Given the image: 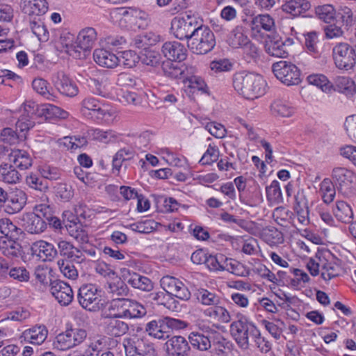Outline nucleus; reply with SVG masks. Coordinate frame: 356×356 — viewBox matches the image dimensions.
I'll return each mask as SVG.
<instances>
[{
	"label": "nucleus",
	"mask_w": 356,
	"mask_h": 356,
	"mask_svg": "<svg viewBox=\"0 0 356 356\" xmlns=\"http://www.w3.org/2000/svg\"><path fill=\"white\" fill-rule=\"evenodd\" d=\"M97 39L96 30L92 27H86L79 32L74 40L70 33L60 36V42L63 46L61 51L74 58L82 59L90 52Z\"/></svg>",
	"instance_id": "f257e3e1"
},
{
	"label": "nucleus",
	"mask_w": 356,
	"mask_h": 356,
	"mask_svg": "<svg viewBox=\"0 0 356 356\" xmlns=\"http://www.w3.org/2000/svg\"><path fill=\"white\" fill-rule=\"evenodd\" d=\"M234 90L248 99H254L263 96L267 88L264 77L259 74L245 71L235 73L232 78Z\"/></svg>",
	"instance_id": "f03ea898"
},
{
	"label": "nucleus",
	"mask_w": 356,
	"mask_h": 356,
	"mask_svg": "<svg viewBox=\"0 0 356 356\" xmlns=\"http://www.w3.org/2000/svg\"><path fill=\"white\" fill-rule=\"evenodd\" d=\"M81 111L85 115L108 124L112 123L118 116V112L114 108L102 104L92 97H86L82 101Z\"/></svg>",
	"instance_id": "7ed1b4c3"
},
{
	"label": "nucleus",
	"mask_w": 356,
	"mask_h": 356,
	"mask_svg": "<svg viewBox=\"0 0 356 356\" xmlns=\"http://www.w3.org/2000/svg\"><path fill=\"white\" fill-rule=\"evenodd\" d=\"M230 334L237 345L243 350L250 347V339L259 335V329L245 316H241L230 325Z\"/></svg>",
	"instance_id": "20e7f679"
},
{
	"label": "nucleus",
	"mask_w": 356,
	"mask_h": 356,
	"mask_svg": "<svg viewBox=\"0 0 356 356\" xmlns=\"http://www.w3.org/2000/svg\"><path fill=\"white\" fill-rule=\"evenodd\" d=\"M216 46V38L212 31L202 23L188 41V47L195 54H206Z\"/></svg>",
	"instance_id": "39448f33"
},
{
	"label": "nucleus",
	"mask_w": 356,
	"mask_h": 356,
	"mask_svg": "<svg viewBox=\"0 0 356 356\" xmlns=\"http://www.w3.org/2000/svg\"><path fill=\"white\" fill-rule=\"evenodd\" d=\"M201 23V20L192 14H186L181 17H175L171 22V31L177 39L188 41Z\"/></svg>",
	"instance_id": "423d86ee"
},
{
	"label": "nucleus",
	"mask_w": 356,
	"mask_h": 356,
	"mask_svg": "<svg viewBox=\"0 0 356 356\" xmlns=\"http://www.w3.org/2000/svg\"><path fill=\"white\" fill-rule=\"evenodd\" d=\"M332 57L335 66L341 70H353L356 65V51L347 42H339L332 49Z\"/></svg>",
	"instance_id": "0eeeda50"
},
{
	"label": "nucleus",
	"mask_w": 356,
	"mask_h": 356,
	"mask_svg": "<svg viewBox=\"0 0 356 356\" xmlns=\"http://www.w3.org/2000/svg\"><path fill=\"white\" fill-rule=\"evenodd\" d=\"M275 76L286 86L298 85L300 82V71L291 62L280 60L272 66Z\"/></svg>",
	"instance_id": "6e6552de"
},
{
	"label": "nucleus",
	"mask_w": 356,
	"mask_h": 356,
	"mask_svg": "<svg viewBox=\"0 0 356 356\" xmlns=\"http://www.w3.org/2000/svg\"><path fill=\"white\" fill-rule=\"evenodd\" d=\"M102 291L97 286L87 284L81 286L78 293V300L81 306L89 311L99 309Z\"/></svg>",
	"instance_id": "1a4fd4ad"
},
{
	"label": "nucleus",
	"mask_w": 356,
	"mask_h": 356,
	"mask_svg": "<svg viewBox=\"0 0 356 356\" xmlns=\"http://www.w3.org/2000/svg\"><path fill=\"white\" fill-rule=\"evenodd\" d=\"M50 292L59 304L63 306L70 305L74 298L72 287L66 282L55 280L49 284Z\"/></svg>",
	"instance_id": "9d476101"
},
{
	"label": "nucleus",
	"mask_w": 356,
	"mask_h": 356,
	"mask_svg": "<svg viewBox=\"0 0 356 356\" xmlns=\"http://www.w3.org/2000/svg\"><path fill=\"white\" fill-rule=\"evenodd\" d=\"M116 316H104L102 322L104 332L108 336L120 337L129 331V325Z\"/></svg>",
	"instance_id": "9b49d317"
},
{
	"label": "nucleus",
	"mask_w": 356,
	"mask_h": 356,
	"mask_svg": "<svg viewBox=\"0 0 356 356\" xmlns=\"http://www.w3.org/2000/svg\"><path fill=\"white\" fill-rule=\"evenodd\" d=\"M52 81L57 90L67 97H74L79 90L76 83L63 72H58L53 76Z\"/></svg>",
	"instance_id": "f8f14e48"
},
{
	"label": "nucleus",
	"mask_w": 356,
	"mask_h": 356,
	"mask_svg": "<svg viewBox=\"0 0 356 356\" xmlns=\"http://www.w3.org/2000/svg\"><path fill=\"white\" fill-rule=\"evenodd\" d=\"M21 11L31 19L44 15L49 9L47 0H20Z\"/></svg>",
	"instance_id": "ddd939ff"
},
{
	"label": "nucleus",
	"mask_w": 356,
	"mask_h": 356,
	"mask_svg": "<svg viewBox=\"0 0 356 356\" xmlns=\"http://www.w3.org/2000/svg\"><path fill=\"white\" fill-rule=\"evenodd\" d=\"M166 352L168 356H188L191 347L188 341L181 336H174L165 343Z\"/></svg>",
	"instance_id": "4468645a"
},
{
	"label": "nucleus",
	"mask_w": 356,
	"mask_h": 356,
	"mask_svg": "<svg viewBox=\"0 0 356 356\" xmlns=\"http://www.w3.org/2000/svg\"><path fill=\"white\" fill-rule=\"evenodd\" d=\"M47 336V328L44 325H39L25 330L22 333L20 339L22 341L38 346L44 342Z\"/></svg>",
	"instance_id": "2eb2a0df"
},
{
	"label": "nucleus",
	"mask_w": 356,
	"mask_h": 356,
	"mask_svg": "<svg viewBox=\"0 0 356 356\" xmlns=\"http://www.w3.org/2000/svg\"><path fill=\"white\" fill-rule=\"evenodd\" d=\"M341 268L334 261L333 255L330 251H323L321 259V277L328 281L340 274Z\"/></svg>",
	"instance_id": "dca6fc26"
},
{
	"label": "nucleus",
	"mask_w": 356,
	"mask_h": 356,
	"mask_svg": "<svg viewBox=\"0 0 356 356\" xmlns=\"http://www.w3.org/2000/svg\"><path fill=\"white\" fill-rule=\"evenodd\" d=\"M161 51L166 58L172 61L180 63L186 58V49L182 44L176 41L165 42Z\"/></svg>",
	"instance_id": "f3484780"
},
{
	"label": "nucleus",
	"mask_w": 356,
	"mask_h": 356,
	"mask_svg": "<svg viewBox=\"0 0 356 356\" xmlns=\"http://www.w3.org/2000/svg\"><path fill=\"white\" fill-rule=\"evenodd\" d=\"M332 177L340 190L350 188L352 184L356 179V177L353 171L342 167L333 168Z\"/></svg>",
	"instance_id": "a211bd4d"
},
{
	"label": "nucleus",
	"mask_w": 356,
	"mask_h": 356,
	"mask_svg": "<svg viewBox=\"0 0 356 356\" xmlns=\"http://www.w3.org/2000/svg\"><path fill=\"white\" fill-rule=\"evenodd\" d=\"M136 13V9L116 8L111 10L110 15L113 22L118 23L120 26L133 28Z\"/></svg>",
	"instance_id": "6ab92c4d"
},
{
	"label": "nucleus",
	"mask_w": 356,
	"mask_h": 356,
	"mask_svg": "<svg viewBox=\"0 0 356 356\" xmlns=\"http://www.w3.org/2000/svg\"><path fill=\"white\" fill-rule=\"evenodd\" d=\"M6 207L8 209V213H15L19 212L26 204L27 195L22 189H12L9 192Z\"/></svg>",
	"instance_id": "aec40b11"
},
{
	"label": "nucleus",
	"mask_w": 356,
	"mask_h": 356,
	"mask_svg": "<svg viewBox=\"0 0 356 356\" xmlns=\"http://www.w3.org/2000/svg\"><path fill=\"white\" fill-rule=\"evenodd\" d=\"M95 62L101 67L115 68L120 63V59L113 52L105 49H97L93 52Z\"/></svg>",
	"instance_id": "412c9836"
},
{
	"label": "nucleus",
	"mask_w": 356,
	"mask_h": 356,
	"mask_svg": "<svg viewBox=\"0 0 356 356\" xmlns=\"http://www.w3.org/2000/svg\"><path fill=\"white\" fill-rule=\"evenodd\" d=\"M24 229L31 234H40L47 228L45 220L33 213H26L22 218Z\"/></svg>",
	"instance_id": "4be33fe9"
},
{
	"label": "nucleus",
	"mask_w": 356,
	"mask_h": 356,
	"mask_svg": "<svg viewBox=\"0 0 356 356\" xmlns=\"http://www.w3.org/2000/svg\"><path fill=\"white\" fill-rule=\"evenodd\" d=\"M286 42L291 44L290 39L283 41L278 36L270 38L266 44V51L272 56L286 58L288 56Z\"/></svg>",
	"instance_id": "5701e85b"
},
{
	"label": "nucleus",
	"mask_w": 356,
	"mask_h": 356,
	"mask_svg": "<svg viewBox=\"0 0 356 356\" xmlns=\"http://www.w3.org/2000/svg\"><path fill=\"white\" fill-rule=\"evenodd\" d=\"M33 254H37L43 261H51L58 254L53 244L44 241H38L31 245Z\"/></svg>",
	"instance_id": "b1692460"
},
{
	"label": "nucleus",
	"mask_w": 356,
	"mask_h": 356,
	"mask_svg": "<svg viewBox=\"0 0 356 356\" xmlns=\"http://www.w3.org/2000/svg\"><path fill=\"white\" fill-rule=\"evenodd\" d=\"M205 317L210 320L217 321L220 323H229L232 321V316L228 309L218 305H215L203 311Z\"/></svg>",
	"instance_id": "393cba45"
},
{
	"label": "nucleus",
	"mask_w": 356,
	"mask_h": 356,
	"mask_svg": "<svg viewBox=\"0 0 356 356\" xmlns=\"http://www.w3.org/2000/svg\"><path fill=\"white\" fill-rule=\"evenodd\" d=\"M58 248L60 254L66 259L79 264L85 261L83 252L70 242L60 241L58 243Z\"/></svg>",
	"instance_id": "a878e982"
},
{
	"label": "nucleus",
	"mask_w": 356,
	"mask_h": 356,
	"mask_svg": "<svg viewBox=\"0 0 356 356\" xmlns=\"http://www.w3.org/2000/svg\"><path fill=\"white\" fill-rule=\"evenodd\" d=\"M145 331L149 336L159 339H163L169 336L164 318L152 320L147 323Z\"/></svg>",
	"instance_id": "bb28decb"
},
{
	"label": "nucleus",
	"mask_w": 356,
	"mask_h": 356,
	"mask_svg": "<svg viewBox=\"0 0 356 356\" xmlns=\"http://www.w3.org/2000/svg\"><path fill=\"white\" fill-rule=\"evenodd\" d=\"M9 160L15 167L23 170L32 165V159L30 154L25 150L15 149L9 154Z\"/></svg>",
	"instance_id": "cd10ccee"
},
{
	"label": "nucleus",
	"mask_w": 356,
	"mask_h": 356,
	"mask_svg": "<svg viewBox=\"0 0 356 356\" xmlns=\"http://www.w3.org/2000/svg\"><path fill=\"white\" fill-rule=\"evenodd\" d=\"M249 38L243 26H235L229 33L227 39L228 44L232 48H241L248 42Z\"/></svg>",
	"instance_id": "c85d7f7f"
},
{
	"label": "nucleus",
	"mask_w": 356,
	"mask_h": 356,
	"mask_svg": "<svg viewBox=\"0 0 356 356\" xmlns=\"http://www.w3.org/2000/svg\"><path fill=\"white\" fill-rule=\"evenodd\" d=\"M251 24L252 31H257L258 34L260 29L268 32L273 31L275 29L274 19L268 14L257 15L252 18Z\"/></svg>",
	"instance_id": "c756f323"
},
{
	"label": "nucleus",
	"mask_w": 356,
	"mask_h": 356,
	"mask_svg": "<svg viewBox=\"0 0 356 356\" xmlns=\"http://www.w3.org/2000/svg\"><path fill=\"white\" fill-rule=\"evenodd\" d=\"M88 137L92 140L103 143L115 142L118 138V135L113 130L104 131L99 129H90L87 131Z\"/></svg>",
	"instance_id": "7c9ffc66"
},
{
	"label": "nucleus",
	"mask_w": 356,
	"mask_h": 356,
	"mask_svg": "<svg viewBox=\"0 0 356 356\" xmlns=\"http://www.w3.org/2000/svg\"><path fill=\"white\" fill-rule=\"evenodd\" d=\"M333 213L336 218L343 223H349L353 220L354 214L350 207L344 201H337L333 208Z\"/></svg>",
	"instance_id": "2f4dec72"
},
{
	"label": "nucleus",
	"mask_w": 356,
	"mask_h": 356,
	"mask_svg": "<svg viewBox=\"0 0 356 356\" xmlns=\"http://www.w3.org/2000/svg\"><path fill=\"white\" fill-rule=\"evenodd\" d=\"M21 175L13 165L3 163L0 165V181L8 184L19 182Z\"/></svg>",
	"instance_id": "473e14b6"
},
{
	"label": "nucleus",
	"mask_w": 356,
	"mask_h": 356,
	"mask_svg": "<svg viewBox=\"0 0 356 356\" xmlns=\"http://www.w3.org/2000/svg\"><path fill=\"white\" fill-rule=\"evenodd\" d=\"M147 313L145 307L140 302L127 298L124 318H140Z\"/></svg>",
	"instance_id": "72a5a7b5"
},
{
	"label": "nucleus",
	"mask_w": 356,
	"mask_h": 356,
	"mask_svg": "<svg viewBox=\"0 0 356 356\" xmlns=\"http://www.w3.org/2000/svg\"><path fill=\"white\" fill-rule=\"evenodd\" d=\"M310 8V3L305 0H289L282 6L284 12L298 16Z\"/></svg>",
	"instance_id": "f704fd0d"
},
{
	"label": "nucleus",
	"mask_w": 356,
	"mask_h": 356,
	"mask_svg": "<svg viewBox=\"0 0 356 356\" xmlns=\"http://www.w3.org/2000/svg\"><path fill=\"white\" fill-rule=\"evenodd\" d=\"M90 87L93 93L104 97H109L111 84L106 77L91 79Z\"/></svg>",
	"instance_id": "c9c22d12"
},
{
	"label": "nucleus",
	"mask_w": 356,
	"mask_h": 356,
	"mask_svg": "<svg viewBox=\"0 0 356 356\" xmlns=\"http://www.w3.org/2000/svg\"><path fill=\"white\" fill-rule=\"evenodd\" d=\"M355 81L348 76H337L335 78L332 88L346 95H353L355 93Z\"/></svg>",
	"instance_id": "e433bc0d"
},
{
	"label": "nucleus",
	"mask_w": 356,
	"mask_h": 356,
	"mask_svg": "<svg viewBox=\"0 0 356 356\" xmlns=\"http://www.w3.org/2000/svg\"><path fill=\"white\" fill-rule=\"evenodd\" d=\"M188 340L192 347L200 351H207L211 347L210 339L197 332H191L188 336Z\"/></svg>",
	"instance_id": "4c0bfd02"
},
{
	"label": "nucleus",
	"mask_w": 356,
	"mask_h": 356,
	"mask_svg": "<svg viewBox=\"0 0 356 356\" xmlns=\"http://www.w3.org/2000/svg\"><path fill=\"white\" fill-rule=\"evenodd\" d=\"M127 282L134 288L144 291H150L154 288L153 282L150 279L138 273H133L130 275Z\"/></svg>",
	"instance_id": "58836bf2"
},
{
	"label": "nucleus",
	"mask_w": 356,
	"mask_h": 356,
	"mask_svg": "<svg viewBox=\"0 0 356 356\" xmlns=\"http://www.w3.org/2000/svg\"><path fill=\"white\" fill-rule=\"evenodd\" d=\"M127 298H114L108 305L106 316L124 318Z\"/></svg>",
	"instance_id": "ea45409f"
},
{
	"label": "nucleus",
	"mask_w": 356,
	"mask_h": 356,
	"mask_svg": "<svg viewBox=\"0 0 356 356\" xmlns=\"http://www.w3.org/2000/svg\"><path fill=\"white\" fill-rule=\"evenodd\" d=\"M152 134L149 131H144L138 135H134L129 142L131 143L134 148L143 152L149 149Z\"/></svg>",
	"instance_id": "a19ab883"
},
{
	"label": "nucleus",
	"mask_w": 356,
	"mask_h": 356,
	"mask_svg": "<svg viewBox=\"0 0 356 356\" xmlns=\"http://www.w3.org/2000/svg\"><path fill=\"white\" fill-rule=\"evenodd\" d=\"M30 20V29L32 33L38 38V40L44 42L49 40V31L44 22L38 18Z\"/></svg>",
	"instance_id": "79ce46f5"
},
{
	"label": "nucleus",
	"mask_w": 356,
	"mask_h": 356,
	"mask_svg": "<svg viewBox=\"0 0 356 356\" xmlns=\"http://www.w3.org/2000/svg\"><path fill=\"white\" fill-rule=\"evenodd\" d=\"M198 302L204 306L213 307L220 303V298L213 292L204 289H200L197 293Z\"/></svg>",
	"instance_id": "37998d69"
},
{
	"label": "nucleus",
	"mask_w": 356,
	"mask_h": 356,
	"mask_svg": "<svg viewBox=\"0 0 356 356\" xmlns=\"http://www.w3.org/2000/svg\"><path fill=\"white\" fill-rule=\"evenodd\" d=\"M320 193L325 203L330 204L334 200L336 189L333 182L330 179L325 178L321 181Z\"/></svg>",
	"instance_id": "c03bdc74"
},
{
	"label": "nucleus",
	"mask_w": 356,
	"mask_h": 356,
	"mask_svg": "<svg viewBox=\"0 0 356 356\" xmlns=\"http://www.w3.org/2000/svg\"><path fill=\"white\" fill-rule=\"evenodd\" d=\"M134 156L132 149L124 147L119 149L113 158V170L119 172L123 162L131 159Z\"/></svg>",
	"instance_id": "a18cd8bd"
},
{
	"label": "nucleus",
	"mask_w": 356,
	"mask_h": 356,
	"mask_svg": "<svg viewBox=\"0 0 356 356\" xmlns=\"http://www.w3.org/2000/svg\"><path fill=\"white\" fill-rule=\"evenodd\" d=\"M270 110L274 115L290 117L294 113V108L287 102L282 100H275L271 104Z\"/></svg>",
	"instance_id": "49530a36"
},
{
	"label": "nucleus",
	"mask_w": 356,
	"mask_h": 356,
	"mask_svg": "<svg viewBox=\"0 0 356 356\" xmlns=\"http://www.w3.org/2000/svg\"><path fill=\"white\" fill-rule=\"evenodd\" d=\"M69 234L76 241L81 243L88 242V231L81 225L73 223L67 227Z\"/></svg>",
	"instance_id": "de8ad7c7"
},
{
	"label": "nucleus",
	"mask_w": 356,
	"mask_h": 356,
	"mask_svg": "<svg viewBox=\"0 0 356 356\" xmlns=\"http://www.w3.org/2000/svg\"><path fill=\"white\" fill-rule=\"evenodd\" d=\"M267 200L272 204H279L282 201V195L280 183L273 180L269 186L266 187Z\"/></svg>",
	"instance_id": "09e8293b"
},
{
	"label": "nucleus",
	"mask_w": 356,
	"mask_h": 356,
	"mask_svg": "<svg viewBox=\"0 0 356 356\" xmlns=\"http://www.w3.org/2000/svg\"><path fill=\"white\" fill-rule=\"evenodd\" d=\"M307 81L309 84L316 86L325 92H330L332 90V84L323 74H311L307 76Z\"/></svg>",
	"instance_id": "8fccbe9b"
},
{
	"label": "nucleus",
	"mask_w": 356,
	"mask_h": 356,
	"mask_svg": "<svg viewBox=\"0 0 356 356\" xmlns=\"http://www.w3.org/2000/svg\"><path fill=\"white\" fill-rule=\"evenodd\" d=\"M315 13L318 17L325 23L332 22L336 16V10L331 4L317 6L315 8Z\"/></svg>",
	"instance_id": "3c124183"
},
{
	"label": "nucleus",
	"mask_w": 356,
	"mask_h": 356,
	"mask_svg": "<svg viewBox=\"0 0 356 356\" xmlns=\"http://www.w3.org/2000/svg\"><path fill=\"white\" fill-rule=\"evenodd\" d=\"M118 99L122 104L138 105L142 102L141 97L136 92L121 89L117 93Z\"/></svg>",
	"instance_id": "603ef678"
},
{
	"label": "nucleus",
	"mask_w": 356,
	"mask_h": 356,
	"mask_svg": "<svg viewBox=\"0 0 356 356\" xmlns=\"http://www.w3.org/2000/svg\"><path fill=\"white\" fill-rule=\"evenodd\" d=\"M261 324L273 338L275 339L280 338L282 333L281 325H284L283 321L280 319H275L273 321L263 319L261 321Z\"/></svg>",
	"instance_id": "864d4df0"
},
{
	"label": "nucleus",
	"mask_w": 356,
	"mask_h": 356,
	"mask_svg": "<svg viewBox=\"0 0 356 356\" xmlns=\"http://www.w3.org/2000/svg\"><path fill=\"white\" fill-rule=\"evenodd\" d=\"M22 247L20 244L13 240L3 241L1 245L2 254L8 257H17L21 255Z\"/></svg>",
	"instance_id": "5fc2aeb1"
},
{
	"label": "nucleus",
	"mask_w": 356,
	"mask_h": 356,
	"mask_svg": "<svg viewBox=\"0 0 356 356\" xmlns=\"http://www.w3.org/2000/svg\"><path fill=\"white\" fill-rule=\"evenodd\" d=\"M115 83L121 87L135 88L140 85V80L131 74L121 72L118 74Z\"/></svg>",
	"instance_id": "6e6d98bb"
},
{
	"label": "nucleus",
	"mask_w": 356,
	"mask_h": 356,
	"mask_svg": "<svg viewBox=\"0 0 356 356\" xmlns=\"http://www.w3.org/2000/svg\"><path fill=\"white\" fill-rule=\"evenodd\" d=\"M42 111L47 118L66 119L69 115L67 111L50 104H44Z\"/></svg>",
	"instance_id": "4d7b16f0"
},
{
	"label": "nucleus",
	"mask_w": 356,
	"mask_h": 356,
	"mask_svg": "<svg viewBox=\"0 0 356 356\" xmlns=\"http://www.w3.org/2000/svg\"><path fill=\"white\" fill-rule=\"evenodd\" d=\"M226 256L222 254H209L207 267L212 271H224Z\"/></svg>",
	"instance_id": "13d9d810"
},
{
	"label": "nucleus",
	"mask_w": 356,
	"mask_h": 356,
	"mask_svg": "<svg viewBox=\"0 0 356 356\" xmlns=\"http://www.w3.org/2000/svg\"><path fill=\"white\" fill-rule=\"evenodd\" d=\"M0 232L7 237L13 238L21 233V229L8 218L0 219Z\"/></svg>",
	"instance_id": "bf43d9fd"
},
{
	"label": "nucleus",
	"mask_w": 356,
	"mask_h": 356,
	"mask_svg": "<svg viewBox=\"0 0 356 356\" xmlns=\"http://www.w3.org/2000/svg\"><path fill=\"white\" fill-rule=\"evenodd\" d=\"M48 85L47 81L42 78L35 79L32 82V87L36 92L47 99L53 100L54 96L49 92Z\"/></svg>",
	"instance_id": "052dcab7"
},
{
	"label": "nucleus",
	"mask_w": 356,
	"mask_h": 356,
	"mask_svg": "<svg viewBox=\"0 0 356 356\" xmlns=\"http://www.w3.org/2000/svg\"><path fill=\"white\" fill-rule=\"evenodd\" d=\"M56 193L58 198L64 202H67L73 197L74 190L71 185L59 183L56 187Z\"/></svg>",
	"instance_id": "680f3d73"
},
{
	"label": "nucleus",
	"mask_w": 356,
	"mask_h": 356,
	"mask_svg": "<svg viewBox=\"0 0 356 356\" xmlns=\"http://www.w3.org/2000/svg\"><path fill=\"white\" fill-rule=\"evenodd\" d=\"M53 345L54 348L59 350H67L74 347L67 330L56 336Z\"/></svg>",
	"instance_id": "e2e57ef3"
},
{
	"label": "nucleus",
	"mask_w": 356,
	"mask_h": 356,
	"mask_svg": "<svg viewBox=\"0 0 356 356\" xmlns=\"http://www.w3.org/2000/svg\"><path fill=\"white\" fill-rule=\"evenodd\" d=\"M1 140L8 145H15L17 143L20 139L25 137V134L19 135L17 131H14L11 128H5L1 132Z\"/></svg>",
	"instance_id": "0e129e2a"
},
{
	"label": "nucleus",
	"mask_w": 356,
	"mask_h": 356,
	"mask_svg": "<svg viewBox=\"0 0 356 356\" xmlns=\"http://www.w3.org/2000/svg\"><path fill=\"white\" fill-rule=\"evenodd\" d=\"M233 63L227 58L214 60L210 63V68L216 73L225 72L232 70Z\"/></svg>",
	"instance_id": "69168bd1"
},
{
	"label": "nucleus",
	"mask_w": 356,
	"mask_h": 356,
	"mask_svg": "<svg viewBox=\"0 0 356 356\" xmlns=\"http://www.w3.org/2000/svg\"><path fill=\"white\" fill-rule=\"evenodd\" d=\"M119 58L120 63L122 62V65L127 68H131L136 66L140 59L138 54L131 50L122 51Z\"/></svg>",
	"instance_id": "338daca9"
},
{
	"label": "nucleus",
	"mask_w": 356,
	"mask_h": 356,
	"mask_svg": "<svg viewBox=\"0 0 356 356\" xmlns=\"http://www.w3.org/2000/svg\"><path fill=\"white\" fill-rule=\"evenodd\" d=\"M241 48L243 50L245 58L248 62L256 60L259 57V50L258 47L252 43L250 39L248 40V42Z\"/></svg>",
	"instance_id": "774afa93"
}]
</instances>
